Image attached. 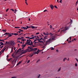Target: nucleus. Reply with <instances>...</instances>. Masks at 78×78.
Returning a JSON list of instances; mask_svg holds the SVG:
<instances>
[{
  "instance_id": "1",
  "label": "nucleus",
  "mask_w": 78,
  "mask_h": 78,
  "mask_svg": "<svg viewBox=\"0 0 78 78\" xmlns=\"http://www.w3.org/2000/svg\"><path fill=\"white\" fill-rule=\"evenodd\" d=\"M52 42V41L51 40V39L50 38L46 41V44L48 45L50 44Z\"/></svg>"
},
{
  "instance_id": "2",
  "label": "nucleus",
  "mask_w": 78,
  "mask_h": 78,
  "mask_svg": "<svg viewBox=\"0 0 78 78\" xmlns=\"http://www.w3.org/2000/svg\"><path fill=\"white\" fill-rule=\"evenodd\" d=\"M37 49V48H34L33 49V47H32L31 49L30 50L29 52H31V51H36Z\"/></svg>"
},
{
  "instance_id": "3",
  "label": "nucleus",
  "mask_w": 78,
  "mask_h": 78,
  "mask_svg": "<svg viewBox=\"0 0 78 78\" xmlns=\"http://www.w3.org/2000/svg\"><path fill=\"white\" fill-rule=\"evenodd\" d=\"M56 37H57L54 36L52 37V38H50V39H51V41H52V40L55 41V38H56Z\"/></svg>"
},
{
  "instance_id": "4",
  "label": "nucleus",
  "mask_w": 78,
  "mask_h": 78,
  "mask_svg": "<svg viewBox=\"0 0 78 78\" xmlns=\"http://www.w3.org/2000/svg\"><path fill=\"white\" fill-rule=\"evenodd\" d=\"M68 30V28H66V27H65V29H64L62 30H61V31L60 33H65V31H66V30Z\"/></svg>"
},
{
  "instance_id": "5",
  "label": "nucleus",
  "mask_w": 78,
  "mask_h": 78,
  "mask_svg": "<svg viewBox=\"0 0 78 78\" xmlns=\"http://www.w3.org/2000/svg\"><path fill=\"white\" fill-rule=\"evenodd\" d=\"M22 51H23L22 52V54H25V53H27V52L28 51V50L27 49H26L24 51L23 50Z\"/></svg>"
},
{
  "instance_id": "6",
  "label": "nucleus",
  "mask_w": 78,
  "mask_h": 78,
  "mask_svg": "<svg viewBox=\"0 0 78 78\" xmlns=\"http://www.w3.org/2000/svg\"><path fill=\"white\" fill-rule=\"evenodd\" d=\"M28 48L27 49V51H28V52H30V50L32 48V47L31 46H30V47L28 46Z\"/></svg>"
},
{
  "instance_id": "7",
  "label": "nucleus",
  "mask_w": 78,
  "mask_h": 78,
  "mask_svg": "<svg viewBox=\"0 0 78 78\" xmlns=\"http://www.w3.org/2000/svg\"><path fill=\"white\" fill-rule=\"evenodd\" d=\"M44 38L42 39L43 41H44V42H45L44 41V39H47L48 38V36L47 35H46L44 37Z\"/></svg>"
},
{
  "instance_id": "8",
  "label": "nucleus",
  "mask_w": 78,
  "mask_h": 78,
  "mask_svg": "<svg viewBox=\"0 0 78 78\" xmlns=\"http://www.w3.org/2000/svg\"><path fill=\"white\" fill-rule=\"evenodd\" d=\"M50 7L52 9V10H53V9L54 8V6H53V5L52 4L50 6Z\"/></svg>"
},
{
  "instance_id": "9",
  "label": "nucleus",
  "mask_w": 78,
  "mask_h": 78,
  "mask_svg": "<svg viewBox=\"0 0 78 78\" xmlns=\"http://www.w3.org/2000/svg\"><path fill=\"white\" fill-rule=\"evenodd\" d=\"M11 34L9 33V34L7 35V36H8V37L7 38V39L9 37H11V36H12V35Z\"/></svg>"
},
{
  "instance_id": "10",
  "label": "nucleus",
  "mask_w": 78,
  "mask_h": 78,
  "mask_svg": "<svg viewBox=\"0 0 78 78\" xmlns=\"http://www.w3.org/2000/svg\"><path fill=\"white\" fill-rule=\"evenodd\" d=\"M5 49H6V48H5V47H4V48L1 51H2V53L3 52H4V51H5Z\"/></svg>"
},
{
  "instance_id": "11",
  "label": "nucleus",
  "mask_w": 78,
  "mask_h": 78,
  "mask_svg": "<svg viewBox=\"0 0 78 78\" xmlns=\"http://www.w3.org/2000/svg\"><path fill=\"white\" fill-rule=\"evenodd\" d=\"M27 44H25L24 45L23 44L22 45V49H23V48H24V47H26V45Z\"/></svg>"
},
{
  "instance_id": "12",
  "label": "nucleus",
  "mask_w": 78,
  "mask_h": 78,
  "mask_svg": "<svg viewBox=\"0 0 78 78\" xmlns=\"http://www.w3.org/2000/svg\"><path fill=\"white\" fill-rule=\"evenodd\" d=\"M25 44H26V45L27 44L29 45H30V42H27L25 43Z\"/></svg>"
},
{
  "instance_id": "13",
  "label": "nucleus",
  "mask_w": 78,
  "mask_h": 78,
  "mask_svg": "<svg viewBox=\"0 0 78 78\" xmlns=\"http://www.w3.org/2000/svg\"><path fill=\"white\" fill-rule=\"evenodd\" d=\"M31 27H32L31 28L32 29H35L37 28V27H34V26H31Z\"/></svg>"
},
{
  "instance_id": "14",
  "label": "nucleus",
  "mask_w": 78,
  "mask_h": 78,
  "mask_svg": "<svg viewBox=\"0 0 78 78\" xmlns=\"http://www.w3.org/2000/svg\"><path fill=\"white\" fill-rule=\"evenodd\" d=\"M12 56L13 57V58L14 59L13 60V61L14 62V61H15V58H16V56H15V55H12Z\"/></svg>"
},
{
  "instance_id": "15",
  "label": "nucleus",
  "mask_w": 78,
  "mask_h": 78,
  "mask_svg": "<svg viewBox=\"0 0 78 78\" xmlns=\"http://www.w3.org/2000/svg\"><path fill=\"white\" fill-rule=\"evenodd\" d=\"M36 41H38L39 42H41V41L39 39H35V40L34 41V42H36Z\"/></svg>"
},
{
  "instance_id": "16",
  "label": "nucleus",
  "mask_w": 78,
  "mask_h": 78,
  "mask_svg": "<svg viewBox=\"0 0 78 78\" xmlns=\"http://www.w3.org/2000/svg\"><path fill=\"white\" fill-rule=\"evenodd\" d=\"M20 50H21V49L20 48L19 49L17 50V51H16V53H18L19 52V51H20Z\"/></svg>"
},
{
  "instance_id": "17",
  "label": "nucleus",
  "mask_w": 78,
  "mask_h": 78,
  "mask_svg": "<svg viewBox=\"0 0 78 78\" xmlns=\"http://www.w3.org/2000/svg\"><path fill=\"white\" fill-rule=\"evenodd\" d=\"M13 44H14V41H12L10 42V44L12 45Z\"/></svg>"
},
{
  "instance_id": "18",
  "label": "nucleus",
  "mask_w": 78,
  "mask_h": 78,
  "mask_svg": "<svg viewBox=\"0 0 78 78\" xmlns=\"http://www.w3.org/2000/svg\"><path fill=\"white\" fill-rule=\"evenodd\" d=\"M33 41H31V42L30 43V45H32V46H33Z\"/></svg>"
},
{
  "instance_id": "19",
  "label": "nucleus",
  "mask_w": 78,
  "mask_h": 78,
  "mask_svg": "<svg viewBox=\"0 0 78 78\" xmlns=\"http://www.w3.org/2000/svg\"><path fill=\"white\" fill-rule=\"evenodd\" d=\"M13 49H14V48L12 47L11 48V51L10 52V53H12V51H13Z\"/></svg>"
},
{
  "instance_id": "20",
  "label": "nucleus",
  "mask_w": 78,
  "mask_h": 78,
  "mask_svg": "<svg viewBox=\"0 0 78 78\" xmlns=\"http://www.w3.org/2000/svg\"><path fill=\"white\" fill-rule=\"evenodd\" d=\"M36 52V51H34V53H33V54L31 55V57H32V56H33V55H34V53H35Z\"/></svg>"
},
{
  "instance_id": "21",
  "label": "nucleus",
  "mask_w": 78,
  "mask_h": 78,
  "mask_svg": "<svg viewBox=\"0 0 78 78\" xmlns=\"http://www.w3.org/2000/svg\"><path fill=\"white\" fill-rule=\"evenodd\" d=\"M39 51H40L38 49L37 51V52H36V54H38L39 53Z\"/></svg>"
},
{
  "instance_id": "22",
  "label": "nucleus",
  "mask_w": 78,
  "mask_h": 78,
  "mask_svg": "<svg viewBox=\"0 0 78 78\" xmlns=\"http://www.w3.org/2000/svg\"><path fill=\"white\" fill-rule=\"evenodd\" d=\"M18 58L19 57H18V56L15 57V60H17Z\"/></svg>"
},
{
  "instance_id": "23",
  "label": "nucleus",
  "mask_w": 78,
  "mask_h": 78,
  "mask_svg": "<svg viewBox=\"0 0 78 78\" xmlns=\"http://www.w3.org/2000/svg\"><path fill=\"white\" fill-rule=\"evenodd\" d=\"M34 37H32L31 38H29V40H30V39H34Z\"/></svg>"
},
{
  "instance_id": "24",
  "label": "nucleus",
  "mask_w": 78,
  "mask_h": 78,
  "mask_svg": "<svg viewBox=\"0 0 78 78\" xmlns=\"http://www.w3.org/2000/svg\"><path fill=\"white\" fill-rule=\"evenodd\" d=\"M23 28L24 30H27V28L26 27H23Z\"/></svg>"
},
{
  "instance_id": "25",
  "label": "nucleus",
  "mask_w": 78,
  "mask_h": 78,
  "mask_svg": "<svg viewBox=\"0 0 78 78\" xmlns=\"http://www.w3.org/2000/svg\"><path fill=\"white\" fill-rule=\"evenodd\" d=\"M0 44H1V45H4L3 43L2 42H0Z\"/></svg>"
},
{
  "instance_id": "26",
  "label": "nucleus",
  "mask_w": 78,
  "mask_h": 78,
  "mask_svg": "<svg viewBox=\"0 0 78 78\" xmlns=\"http://www.w3.org/2000/svg\"><path fill=\"white\" fill-rule=\"evenodd\" d=\"M9 33H7V32H6L5 34H4V35H9Z\"/></svg>"
},
{
  "instance_id": "27",
  "label": "nucleus",
  "mask_w": 78,
  "mask_h": 78,
  "mask_svg": "<svg viewBox=\"0 0 78 78\" xmlns=\"http://www.w3.org/2000/svg\"><path fill=\"white\" fill-rule=\"evenodd\" d=\"M61 67H60V68L58 69V72H59L61 70Z\"/></svg>"
},
{
  "instance_id": "28",
  "label": "nucleus",
  "mask_w": 78,
  "mask_h": 78,
  "mask_svg": "<svg viewBox=\"0 0 78 78\" xmlns=\"http://www.w3.org/2000/svg\"><path fill=\"white\" fill-rule=\"evenodd\" d=\"M21 41H23V42H24L25 41H26V40L25 39H23L21 40Z\"/></svg>"
},
{
  "instance_id": "29",
  "label": "nucleus",
  "mask_w": 78,
  "mask_h": 78,
  "mask_svg": "<svg viewBox=\"0 0 78 78\" xmlns=\"http://www.w3.org/2000/svg\"><path fill=\"white\" fill-rule=\"evenodd\" d=\"M19 30H20V31L21 32H23V30H22L21 29H19Z\"/></svg>"
},
{
  "instance_id": "30",
  "label": "nucleus",
  "mask_w": 78,
  "mask_h": 78,
  "mask_svg": "<svg viewBox=\"0 0 78 78\" xmlns=\"http://www.w3.org/2000/svg\"><path fill=\"white\" fill-rule=\"evenodd\" d=\"M78 1H77V2H76V5H77V4H78Z\"/></svg>"
},
{
  "instance_id": "31",
  "label": "nucleus",
  "mask_w": 78,
  "mask_h": 78,
  "mask_svg": "<svg viewBox=\"0 0 78 78\" xmlns=\"http://www.w3.org/2000/svg\"><path fill=\"white\" fill-rule=\"evenodd\" d=\"M66 59H67V58H65L63 60V61H65L66 60Z\"/></svg>"
},
{
  "instance_id": "32",
  "label": "nucleus",
  "mask_w": 78,
  "mask_h": 78,
  "mask_svg": "<svg viewBox=\"0 0 78 78\" xmlns=\"http://www.w3.org/2000/svg\"><path fill=\"white\" fill-rule=\"evenodd\" d=\"M22 39V38H18L17 39V40H21Z\"/></svg>"
},
{
  "instance_id": "33",
  "label": "nucleus",
  "mask_w": 78,
  "mask_h": 78,
  "mask_svg": "<svg viewBox=\"0 0 78 78\" xmlns=\"http://www.w3.org/2000/svg\"><path fill=\"white\" fill-rule=\"evenodd\" d=\"M2 31H4V32H6V30H4L3 29L2 30Z\"/></svg>"
},
{
  "instance_id": "34",
  "label": "nucleus",
  "mask_w": 78,
  "mask_h": 78,
  "mask_svg": "<svg viewBox=\"0 0 78 78\" xmlns=\"http://www.w3.org/2000/svg\"><path fill=\"white\" fill-rule=\"evenodd\" d=\"M55 8L56 9H58V7H57V6L56 5H55L54 6Z\"/></svg>"
},
{
  "instance_id": "35",
  "label": "nucleus",
  "mask_w": 78,
  "mask_h": 78,
  "mask_svg": "<svg viewBox=\"0 0 78 78\" xmlns=\"http://www.w3.org/2000/svg\"><path fill=\"white\" fill-rule=\"evenodd\" d=\"M18 34H17V33H14V35L15 36H17V35H18Z\"/></svg>"
},
{
  "instance_id": "36",
  "label": "nucleus",
  "mask_w": 78,
  "mask_h": 78,
  "mask_svg": "<svg viewBox=\"0 0 78 78\" xmlns=\"http://www.w3.org/2000/svg\"><path fill=\"white\" fill-rule=\"evenodd\" d=\"M3 41H5V40H0V42H2V41L3 42Z\"/></svg>"
},
{
  "instance_id": "37",
  "label": "nucleus",
  "mask_w": 78,
  "mask_h": 78,
  "mask_svg": "<svg viewBox=\"0 0 78 78\" xmlns=\"http://www.w3.org/2000/svg\"><path fill=\"white\" fill-rule=\"evenodd\" d=\"M26 27H27L26 28H27H27H30V27L28 26H27Z\"/></svg>"
},
{
  "instance_id": "38",
  "label": "nucleus",
  "mask_w": 78,
  "mask_h": 78,
  "mask_svg": "<svg viewBox=\"0 0 78 78\" xmlns=\"http://www.w3.org/2000/svg\"><path fill=\"white\" fill-rule=\"evenodd\" d=\"M50 35L51 36H52L53 35V34H52L51 33H50Z\"/></svg>"
},
{
  "instance_id": "39",
  "label": "nucleus",
  "mask_w": 78,
  "mask_h": 78,
  "mask_svg": "<svg viewBox=\"0 0 78 78\" xmlns=\"http://www.w3.org/2000/svg\"><path fill=\"white\" fill-rule=\"evenodd\" d=\"M9 43V42H8V41H6L5 42V44H8Z\"/></svg>"
},
{
  "instance_id": "40",
  "label": "nucleus",
  "mask_w": 78,
  "mask_h": 78,
  "mask_svg": "<svg viewBox=\"0 0 78 78\" xmlns=\"http://www.w3.org/2000/svg\"><path fill=\"white\" fill-rule=\"evenodd\" d=\"M62 0H60V1L59 2L61 3H62Z\"/></svg>"
},
{
  "instance_id": "41",
  "label": "nucleus",
  "mask_w": 78,
  "mask_h": 78,
  "mask_svg": "<svg viewBox=\"0 0 78 78\" xmlns=\"http://www.w3.org/2000/svg\"><path fill=\"white\" fill-rule=\"evenodd\" d=\"M18 63H19L20 64H21V63H22V61H20V62H19Z\"/></svg>"
},
{
  "instance_id": "42",
  "label": "nucleus",
  "mask_w": 78,
  "mask_h": 78,
  "mask_svg": "<svg viewBox=\"0 0 78 78\" xmlns=\"http://www.w3.org/2000/svg\"><path fill=\"white\" fill-rule=\"evenodd\" d=\"M30 62V60H28L27 63H29Z\"/></svg>"
},
{
  "instance_id": "43",
  "label": "nucleus",
  "mask_w": 78,
  "mask_h": 78,
  "mask_svg": "<svg viewBox=\"0 0 78 78\" xmlns=\"http://www.w3.org/2000/svg\"><path fill=\"white\" fill-rule=\"evenodd\" d=\"M46 35H47L46 36H48V35H50V34H49L48 33H46Z\"/></svg>"
},
{
  "instance_id": "44",
  "label": "nucleus",
  "mask_w": 78,
  "mask_h": 78,
  "mask_svg": "<svg viewBox=\"0 0 78 78\" xmlns=\"http://www.w3.org/2000/svg\"><path fill=\"white\" fill-rule=\"evenodd\" d=\"M15 28H20V27H15Z\"/></svg>"
},
{
  "instance_id": "45",
  "label": "nucleus",
  "mask_w": 78,
  "mask_h": 78,
  "mask_svg": "<svg viewBox=\"0 0 78 78\" xmlns=\"http://www.w3.org/2000/svg\"><path fill=\"white\" fill-rule=\"evenodd\" d=\"M17 78V77L16 76H14V77H12L11 78Z\"/></svg>"
},
{
  "instance_id": "46",
  "label": "nucleus",
  "mask_w": 78,
  "mask_h": 78,
  "mask_svg": "<svg viewBox=\"0 0 78 78\" xmlns=\"http://www.w3.org/2000/svg\"><path fill=\"white\" fill-rule=\"evenodd\" d=\"M11 10L12 11H13L14 12V9H11Z\"/></svg>"
},
{
  "instance_id": "47",
  "label": "nucleus",
  "mask_w": 78,
  "mask_h": 78,
  "mask_svg": "<svg viewBox=\"0 0 78 78\" xmlns=\"http://www.w3.org/2000/svg\"><path fill=\"white\" fill-rule=\"evenodd\" d=\"M43 34H44V35L46 36V34H45V32L43 33Z\"/></svg>"
},
{
  "instance_id": "48",
  "label": "nucleus",
  "mask_w": 78,
  "mask_h": 78,
  "mask_svg": "<svg viewBox=\"0 0 78 78\" xmlns=\"http://www.w3.org/2000/svg\"><path fill=\"white\" fill-rule=\"evenodd\" d=\"M54 49H55L54 48H51V50H54Z\"/></svg>"
},
{
  "instance_id": "49",
  "label": "nucleus",
  "mask_w": 78,
  "mask_h": 78,
  "mask_svg": "<svg viewBox=\"0 0 78 78\" xmlns=\"http://www.w3.org/2000/svg\"><path fill=\"white\" fill-rule=\"evenodd\" d=\"M51 28H52V26H51V25H50V29H51Z\"/></svg>"
},
{
  "instance_id": "50",
  "label": "nucleus",
  "mask_w": 78,
  "mask_h": 78,
  "mask_svg": "<svg viewBox=\"0 0 78 78\" xmlns=\"http://www.w3.org/2000/svg\"><path fill=\"white\" fill-rule=\"evenodd\" d=\"M40 61V59H39L37 60V63L38 62H39V61Z\"/></svg>"
},
{
  "instance_id": "51",
  "label": "nucleus",
  "mask_w": 78,
  "mask_h": 78,
  "mask_svg": "<svg viewBox=\"0 0 78 78\" xmlns=\"http://www.w3.org/2000/svg\"><path fill=\"white\" fill-rule=\"evenodd\" d=\"M8 10H9V9H7L6 10V12H8Z\"/></svg>"
},
{
  "instance_id": "52",
  "label": "nucleus",
  "mask_w": 78,
  "mask_h": 78,
  "mask_svg": "<svg viewBox=\"0 0 78 78\" xmlns=\"http://www.w3.org/2000/svg\"><path fill=\"white\" fill-rule=\"evenodd\" d=\"M22 34H23V33H21L19 35V36H20V35H22Z\"/></svg>"
},
{
  "instance_id": "53",
  "label": "nucleus",
  "mask_w": 78,
  "mask_h": 78,
  "mask_svg": "<svg viewBox=\"0 0 78 78\" xmlns=\"http://www.w3.org/2000/svg\"><path fill=\"white\" fill-rule=\"evenodd\" d=\"M15 11L16 12H17V11H18V10H17L16 9H15Z\"/></svg>"
},
{
  "instance_id": "54",
  "label": "nucleus",
  "mask_w": 78,
  "mask_h": 78,
  "mask_svg": "<svg viewBox=\"0 0 78 78\" xmlns=\"http://www.w3.org/2000/svg\"><path fill=\"white\" fill-rule=\"evenodd\" d=\"M47 10H44V12H46V11H47Z\"/></svg>"
},
{
  "instance_id": "55",
  "label": "nucleus",
  "mask_w": 78,
  "mask_h": 78,
  "mask_svg": "<svg viewBox=\"0 0 78 78\" xmlns=\"http://www.w3.org/2000/svg\"><path fill=\"white\" fill-rule=\"evenodd\" d=\"M75 66H76V67H77V64H76H76H75Z\"/></svg>"
},
{
  "instance_id": "56",
  "label": "nucleus",
  "mask_w": 78,
  "mask_h": 78,
  "mask_svg": "<svg viewBox=\"0 0 78 78\" xmlns=\"http://www.w3.org/2000/svg\"><path fill=\"white\" fill-rule=\"evenodd\" d=\"M40 76H41V74H39V76H38V78H39L40 77Z\"/></svg>"
},
{
  "instance_id": "57",
  "label": "nucleus",
  "mask_w": 78,
  "mask_h": 78,
  "mask_svg": "<svg viewBox=\"0 0 78 78\" xmlns=\"http://www.w3.org/2000/svg\"><path fill=\"white\" fill-rule=\"evenodd\" d=\"M56 51H57V52L58 53V52L59 51L57 49L56 50Z\"/></svg>"
},
{
  "instance_id": "58",
  "label": "nucleus",
  "mask_w": 78,
  "mask_h": 78,
  "mask_svg": "<svg viewBox=\"0 0 78 78\" xmlns=\"http://www.w3.org/2000/svg\"><path fill=\"white\" fill-rule=\"evenodd\" d=\"M39 34V33L38 32V33H36V35L37 34Z\"/></svg>"
},
{
  "instance_id": "59",
  "label": "nucleus",
  "mask_w": 78,
  "mask_h": 78,
  "mask_svg": "<svg viewBox=\"0 0 78 78\" xmlns=\"http://www.w3.org/2000/svg\"><path fill=\"white\" fill-rule=\"evenodd\" d=\"M19 64H19V63H18L17 64V65H16V66H18V65H19Z\"/></svg>"
},
{
  "instance_id": "60",
  "label": "nucleus",
  "mask_w": 78,
  "mask_h": 78,
  "mask_svg": "<svg viewBox=\"0 0 78 78\" xmlns=\"http://www.w3.org/2000/svg\"><path fill=\"white\" fill-rule=\"evenodd\" d=\"M40 43H42V42H43V41H40Z\"/></svg>"
},
{
  "instance_id": "61",
  "label": "nucleus",
  "mask_w": 78,
  "mask_h": 78,
  "mask_svg": "<svg viewBox=\"0 0 78 78\" xmlns=\"http://www.w3.org/2000/svg\"><path fill=\"white\" fill-rule=\"evenodd\" d=\"M20 31H19L17 32V33H20Z\"/></svg>"
},
{
  "instance_id": "62",
  "label": "nucleus",
  "mask_w": 78,
  "mask_h": 78,
  "mask_svg": "<svg viewBox=\"0 0 78 78\" xmlns=\"http://www.w3.org/2000/svg\"><path fill=\"white\" fill-rule=\"evenodd\" d=\"M11 34L12 35H14V33H11Z\"/></svg>"
},
{
  "instance_id": "63",
  "label": "nucleus",
  "mask_w": 78,
  "mask_h": 78,
  "mask_svg": "<svg viewBox=\"0 0 78 78\" xmlns=\"http://www.w3.org/2000/svg\"><path fill=\"white\" fill-rule=\"evenodd\" d=\"M42 39H43V38H41V39H40V41H41V40H42Z\"/></svg>"
},
{
  "instance_id": "64",
  "label": "nucleus",
  "mask_w": 78,
  "mask_h": 78,
  "mask_svg": "<svg viewBox=\"0 0 78 78\" xmlns=\"http://www.w3.org/2000/svg\"><path fill=\"white\" fill-rule=\"evenodd\" d=\"M27 42H29V40H27Z\"/></svg>"
}]
</instances>
